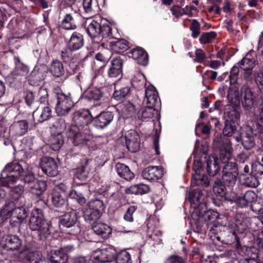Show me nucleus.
<instances>
[{
    "label": "nucleus",
    "instance_id": "19",
    "mask_svg": "<svg viewBox=\"0 0 263 263\" xmlns=\"http://www.w3.org/2000/svg\"><path fill=\"white\" fill-rule=\"evenodd\" d=\"M47 69L44 65L35 66L29 76V81L31 85H38L46 76Z\"/></svg>",
    "mask_w": 263,
    "mask_h": 263
},
{
    "label": "nucleus",
    "instance_id": "3",
    "mask_svg": "<svg viewBox=\"0 0 263 263\" xmlns=\"http://www.w3.org/2000/svg\"><path fill=\"white\" fill-rule=\"evenodd\" d=\"M32 231H36L39 240H45L51 235L50 225L45 220L43 210L39 208L32 210L29 222Z\"/></svg>",
    "mask_w": 263,
    "mask_h": 263
},
{
    "label": "nucleus",
    "instance_id": "16",
    "mask_svg": "<svg viewBox=\"0 0 263 263\" xmlns=\"http://www.w3.org/2000/svg\"><path fill=\"white\" fill-rule=\"evenodd\" d=\"M25 204H15V207L10 211V222L21 223L27 216V212L24 206Z\"/></svg>",
    "mask_w": 263,
    "mask_h": 263
},
{
    "label": "nucleus",
    "instance_id": "61",
    "mask_svg": "<svg viewBox=\"0 0 263 263\" xmlns=\"http://www.w3.org/2000/svg\"><path fill=\"white\" fill-rule=\"evenodd\" d=\"M241 133L242 139L245 138H253L255 136L253 129H252L251 127L248 123L242 128Z\"/></svg>",
    "mask_w": 263,
    "mask_h": 263
},
{
    "label": "nucleus",
    "instance_id": "24",
    "mask_svg": "<svg viewBox=\"0 0 263 263\" xmlns=\"http://www.w3.org/2000/svg\"><path fill=\"white\" fill-rule=\"evenodd\" d=\"M129 57L137 61V63L141 65L145 66L148 64V55L146 51L141 48H135L129 52Z\"/></svg>",
    "mask_w": 263,
    "mask_h": 263
},
{
    "label": "nucleus",
    "instance_id": "28",
    "mask_svg": "<svg viewBox=\"0 0 263 263\" xmlns=\"http://www.w3.org/2000/svg\"><path fill=\"white\" fill-rule=\"evenodd\" d=\"M22 166L18 162H10L8 163L1 173V176H6V173L14 174L20 177L24 171Z\"/></svg>",
    "mask_w": 263,
    "mask_h": 263
},
{
    "label": "nucleus",
    "instance_id": "17",
    "mask_svg": "<svg viewBox=\"0 0 263 263\" xmlns=\"http://www.w3.org/2000/svg\"><path fill=\"white\" fill-rule=\"evenodd\" d=\"M0 245L7 250H17L22 245V241L16 235H8L2 238Z\"/></svg>",
    "mask_w": 263,
    "mask_h": 263
},
{
    "label": "nucleus",
    "instance_id": "50",
    "mask_svg": "<svg viewBox=\"0 0 263 263\" xmlns=\"http://www.w3.org/2000/svg\"><path fill=\"white\" fill-rule=\"evenodd\" d=\"M69 197L75 199L80 205H83L86 203V199L83 194L79 190H73L69 193Z\"/></svg>",
    "mask_w": 263,
    "mask_h": 263
},
{
    "label": "nucleus",
    "instance_id": "44",
    "mask_svg": "<svg viewBox=\"0 0 263 263\" xmlns=\"http://www.w3.org/2000/svg\"><path fill=\"white\" fill-rule=\"evenodd\" d=\"M62 28L66 29H74L77 27L74 17L71 14H66L61 23Z\"/></svg>",
    "mask_w": 263,
    "mask_h": 263
},
{
    "label": "nucleus",
    "instance_id": "58",
    "mask_svg": "<svg viewBox=\"0 0 263 263\" xmlns=\"http://www.w3.org/2000/svg\"><path fill=\"white\" fill-rule=\"evenodd\" d=\"M38 259V254L36 252L28 251L25 253L24 261V263H37Z\"/></svg>",
    "mask_w": 263,
    "mask_h": 263
},
{
    "label": "nucleus",
    "instance_id": "18",
    "mask_svg": "<svg viewBox=\"0 0 263 263\" xmlns=\"http://www.w3.org/2000/svg\"><path fill=\"white\" fill-rule=\"evenodd\" d=\"M247 123L251 127L255 136L263 138V118H258L254 112L249 116Z\"/></svg>",
    "mask_w": 263,
    "mask_h": 263
},
{
    "label": "nucleus",
    "instance_id": "11",
    "mask_svg": "<svg viewBox=\"0 0 263 263\" xmlns=\"http://www.w3.org/2000/svg\"><path fill=\"white\" fill-rule=\"evenodd\" d=\"M66 189V186L63 184L56 186L53 189L51 201L54 206L60 208L65 204L67 197Z\"/></svg>",
    "mask_w": 263,
    "mask_h": 263
},
{
    "label": "nucleus",
    "instance_id": "14",
    "mask_svg": "<svg viewBox=\"0 0 263 263\" xmlns=\"http://www.w3.org/2000/svg\"><path fill=\"white\" fill-rule=\"evenodd\" d=\"M163 175V170L160 166H149L144 168L141 173L144 179L150 181H157Z\"/></svg>",
    "mask_w": 263,
    "mask_h": 263
},
{
    "label": "nucleus",
    "instance_id": "60",
    "mask_svg": "<svg viewBox=\"0 0 263 263\" xmlns=\"http://www.w3.org/2000/svg\"><path fill=\"white\" fill-rule=\"evenodd\" d=\"M137 209V207L135 205L129 206L124 215V219L128 222H133L134 221L133 214L135 212Z\"/></svg>",
    "mask_w": 263,
    "mask_h": 263
},
{
    "label": "nucleus",
    "instance_id": "6",
    "mask_svg": "<svg viewBox=\"0 0 263 263\" xmlns=\"http://www.w3.org/2000/svg\"><path fill=\"white\" fill-rule=\"evenodd\" d=\"M57 102L55 111L59 116H65L73 106V102L69 95L63 92L57 93Z\"/></svg>",
    "mask_w": 263,
    "mask_h": 263
},
{
    "label": "nucleus",
    "instance_id": "9",
    "mask_svg": "<svg viewBox=\"0 0 263 263\" xmlns=\"http://www.w3.org/2000/svg\"><path fill=\"white\" fill-rule=\"evenodd\" d=\"M91 161V160L86 158H83L81 160V165L75 170L73 180L76 183L82 184V182L86 180L90 171Z\"/></svg>",
    "mask_w": 263,
    "mask_h": 263
},
{
    "label": "nucleus",
    "instance_id": "64",
    "mask_svg": "<svg viewBox=\"0 0 263 263\" xmlns=\"http://www.w3.org/2000/svg\"><path fill=\"white\" fill-rule=\"evenodd\" d=\"M73 51L69 47L63 49L61 52V59L64 62H67L69 61L72 56V51Z\"/></svg>",
    "mask_w": 263,
    "mask_h": 263
},
{
    "label": "nucleus",
    "instance_id": "5",
    "mask_svg": "<svg viewBox=\"0 0 263 263\" xmlns=\"http://www.w3.org/2000/svg\"><path fill=\"white\" fill-rule=\"evenodd\" d=\"M77 215L78 213L76 211L71 210L60 217V226L66 228L67 232L71 235H77L80 231V228L77 224Z\"/></svg>",
    "mask_w": 263,
    "mask_h": 263
},
{
    "label": "nucleus",
    "instance_id": "63",
    "mask_svg": "<svg viewBox=\"0 0 263 263\" xmlns=\"http://www.w3.org/2000/svg\"><path fill=\"white\" fill-rule=\"evenodd\" d=\"M35 94L31 91H27L25 92V99L27 105L31 107L35 100Z\"/></svg>",
    "mask_w": 263,
    "mask_h": 263
},
{
    "label": "nucleus",
    "instance_id": "48",
    "mask_svg": "<svg viewBox=\"0 0 263 263\" xmlns=\"http://www.w3.org/2000/svg\"><path fill=\"white\" fill-rule=\"evenodd\" d=\"M227 97L232 103L239 102L240 94L238 88L236 86L230 88L228 91Z\"/></svg>",
    "mask_w": 263,
    "mask_h": 263
},
{
    "label": "nucleus",
    "instance_id": "15",
    "mask_svg": "<svg viewBox=\"0 0 263 263\" xmlns=\"http://www.w3.org/2000/svg\"><path fill=\"white\" fill-rule=\"evenodd\" d=\"M127 149L132 153L137 152L140 148V138L138 134L134 129L128 130L125 135Z\"/></svg>",
    "mask_w": 263,
    "mask_h": 263
},
{
    "label": "nucleus",
    "instance_id": "47",
    "mask_svg": "<svg viewBox=\"0 0 263 263\" xmlns=\"http://www.w3.org/2000/svg\"><path fill=\"white\" fill-rule=\"evenodd\" d=\"M234 123L226 120L223 129V134L227 137H231L237 133V127Z\"/></svg>",
    "mask_w": 263,
    "mask_h": 263
},
{
    "label": "nucleus",
    "instance_id": "54",
    "mask_svg": "<svg viewBox=\"0 0 263 263\" xmlns=\"http://www.w3.org/2000/svg\"><path fill=\"white\" fill-rule=\"evenodd\" d=\"M258 177L253 175H250L244 178L243 181V184L247 187H256L259 184V182L257 180Z\"/></svg>",
    "mask_w": 263,
    "mask_h": 263
},
{
    "label": "nucleus",
    "instance_id": "39",
    "mask_svg": "<svg viewBox=\"0 0 263 263\" xmlns=\"http://www.w3.org/2000/svg\"><path fill=\"white\" fill-rule=\"evenodd\" d=\"M88 207L102 215L105 209V204L103 198H95L91 199L87 204Z\"/></svg>",
    "mask_w": 263,
    "mask_h": 263
},
{
    "label": "nucleus",
    "instance_id": "56",
    "mask_svg": "<svg viewBox=\"0 0 263 263\" xmlns=\"http://www.w3.org/2000/svg\"><path fill=\"white\" fill-rule=\"evenodd\" d=\"M116 259L118 263H132L130 255L126 251L120 252Z\"/></svg>",
    "mask_w": 263,
    "mask_h": 263
},
{
    "label": "nucleus",
    "instance_id": "4",
    "mask_svg": "<svg viewBox=\"0 0 263 263\" xmlns=\"http://www.w3.org/2000/svg\"><path fill=\"white\" fill-rule=\"evenodd\" d=\"M86 32L91 38L101 36L102 37L111 36V28L109 23L105 19L98 18H88L84 23Z\"/></svg>",
    "mask_w": 263,
    "mask_h": 263
},
{
    "label": "nucleus",
    "instance_id": "31",
    "mask_svg": "<svg viewBox=\"0 0 263 263\" xmlns=\"http://www.w3.org/2000/svg\"><path fill=\"white\" fill-rule=\"evenodd\" d=\"M101 216L102 215L87 205L86 206L83 212V217L85 221L92 225L95 224Z\"/></svg>",
    "mask_w": 263,
    "mask_h": 263
},
{
    "label": "nucleus",
    "instance_id": "40",
    "mask_svg": "<svg viewBox=\"0 0 263 263\" xmlns=\"http://www.w3.org/2000/svg\"><path fill=\"white\" fill-rule=\"evenodd\" d=\"M225 185L220 179L215 181L213 186L214 193L218 197L227 199L226 197L227 189Z\"/></svg>",
    "mask_w": 263,
    "mask_h": 263
},
{
    "label": "nucleus",
    "instance_id": "62",
    "mask_svg": "<svg viewBox=\"0 0 263 263\" xmlns=\"http://www.w3.org/2000/svg\"><path fill=\"white\" fill-rule=\"evenodd\" d=\"M239 68L236 66H234L231 68L229 76L230 82L231 84L236 83L239 73Z\"/></svg>",
    "mask_w": 263,
    "mask_h": 263
},
{
    "label": "nucleus",
    "instance_id": "25",
    "mask_svg": "<svg viewBox=\"0 0 263 263\" xmlns=\"http://www.w3.org/2000/svg\"><path fill=\"white\" fill-rule=\"evenodd\" d=\"M29 129L28 122L26 120H20L14 122L10 127V131L16 136L24 135Z\"/></svg>",
    "mask_w": 263,
    "mask_h": 263
},
{
    "label": "nucleus",
    "instance_id": "55",
    "mask_svg": "<svg viewBox=\"0 0 263 263\" xmlns=\"http://www.w3.org/2000/svg\"><path fill=\"white\" fill-rule=\"evenodd\" d=\"M129 88L128 87H124L119 90H116L113 94V97L116 100H122L129 93Z\"/></svg>",
    "mask_w": 263,
    "mask_h": 263
},
{
    "label": "nucleus",
    "instance_id": "49",
    "mask_svg": "<svg viewBox=\"0 0 263 263\" xmlns=\"http://www.w3.org/2000/svg\"><path fill=\"white\" fill-rule=\"evenodd\" d=\"M237 174L222 173L223 183L228 186H233L236 182Z\"/></svg>",
    "mask_w": 263,
    "mask_h": 263
},
{
    "label": "nucleus",
    "instance_id": "41",
    "mask_svg": "<svg viewBox=\"0 0 263 263\" xmlns=\"http://www.w3.org/2000/svg\"><path fill=\"white\" fill-rule=\"evenodd\" d=\"M20 179L23 181L27 188L35 181L36 178L35 177L34 174L30 170H24L23 172L20 176Z\"/></svg>",
    "mask_w": 263,
    "mask_h": 263
},
{
    "label": "nucleus",
    "instance_id": "33",
    "mask_svg": "<svg viewBox=\"0 0 263 263\" xmlns=\"http://www.w3.org/2000/svg\"><path fill=\"white\" fill-rule=\"evenodd\" d=\"M194 169L195 174L193 175L192 184H195L198 186H208L209 184V181L208 179V177L200 174L202 171L201 168L198 166L197 168L195 167Z\"/></svg>",
    "mask_w": 263,
    "mask_h": 263
},
{
    "label": "nucleus",
    "instance_id": "22",
    "mask_svg": "<svg viewBox=\"0 0 263 263\" xmlns=\"http://www.w3.org/2000/svg\"><path fill=\"white\" fill-rule=\"evenodd\" d=\"M49 72L54 78L63 77L62 82H64L69 77V74L65 75V71L63 64L59 60H53L51 63Z\"/></svg>",
    "mask_w": 263,
    "mask_h": 263
},
{
    "label": "nucleus",
    "instance_id": "8",
    "mask_svg": "<svg viewBox=\"0 0 263 263\" xmlns=\"http://www.w3.org/2000/svg\"><path fill=\"white\" fill-rule=\"evenodd\" d=\"M257 95L250 87L243 85L240 89L241 103L245 110H249L253 107Z\"/></svg>",
    "mask_w": 263,
    "mask_h": 263
},
{
    "label": "nucleus",
    "instance_id": "13",
    "mask_svg": "<svg viewBox=\"0 0 263 263\" xmlns=\"http://www.w3.org/2000/svg\"><path fill=\"white\" fill-rule=\"evenodd\" d=\"M114 114L110 111H102L93 118V126L97 129H103L112 121Z\"/></svg>",
    "mask_w": 263,
    "mask_h": 263
},
{
    "label": "nucleus",
    "instance_id": "23",
    "mask_svg": "<svg viewBox=\"0 0 263 263\" xmlns=\"http://www.w3.org/2000/svg\"><path fill=\"white\" fill-rule=\"evenodd\" d=\"M94 258L101 263H109L116 258L115 251L112 249H105L97 252Z\"/></svg>",
    "mask_w": 263,
    "mask_h": 263
},
{
    "label": "nucleus",
    "instance_id": "37",
    "mask_svg": "<svg viewBox=\"0 0 263 263\" xmlns=\"http://www.w3.org/2000/svg\"><path fill=\"white\" fill-rule=\"evenodd\" d=\"M47 188V183L45 181L39 180L37 179L28 188L29 191L32 194L40 196Z\"/></svg>",
    "mask_w": 263,
    "mask_h": 263
},
{
    "label": "nucleus",
    "instance_id": "45",
    "mask_svg": "<svg viewBox=\"0 0 263 263\" xmlns=\"http://www.w3.org/2000/svg\"><path fill=\"white\" fill-rule=\"evenodd\" d=\"M50 146L53 151L59 150L63 144L62 135L59 133L56 135H52L50 139Z\"/></svg>",
    "mask_w": 263,
    "mask_h": 263
},
{
    "label": "nucleus",
    "instance_id": "57",
    "mask_svg": "<svg viewBox=\"0 0 263 263\" xmlns=\"http://www.w3.org/2000/svg\"><path fill=\"white\" fill-rule=\"evenodd\" d=\"M251 174L258 177L263 174V165L259 161H255L251 165Z\"/></svg>",
    "mask_w": 263,
    "mask_h": 263
},
{
    "label": "nucleus",
    "instance_id": "20",
    "mask_svg": "<svg viewBox=\"0 0 263 263\" xmlns=\"http://www.w3.org/2000/svg\"><path fill=\"white\" fill-rule=\"evenodd\" d=\"M123 61L120 57H116L111 61V65L107 71L110 78H120L122 76Z\"/></svg>",
    "mask_w": 263,
    "mask_h": 263
},
{
    "label": "nucleus",
    "instance_id": "51",
    "mask_svg": "<svg viewBox=\"0 0 263 263\" xmlns=\"http://www.w3.org/2000/svg\"><path fill=\"white\" fill-rule=\"evenodd\" d=\"M202 196V193L199 189H196L189 193V199L191 203L197 205Z\"/></svg>",
    "mask_w": 263,
    "mask_h": 263
},
{
    "label": "nucleus",
    "instance_id": "46",
    "mask_svg": "<svg viewBox=\"0 0 263 263\" xmlns=\"http://www.w3.org/2000/svg\"><path fill=\"white\" fill-rule=\"evenodd\" d=\"M248 57L249 54H247L238 63L239 66L243 70H252L255 65V60Z\"/></svg>",
    "mask_w": 263,
    "mask_h": 263
},
{
    "label": "nucleus",
    "instance_id": "32",
    "mask_svg": "<svg viewBox=\"0 0 263 263\" xmlns=\"http://www.w3.org/2000/svg\"><path fill=\"white\" fill-rule=\"evenodd\" d=\"M10 195L11 197L15 201V204L20 203L22 204H25L26 200L23 196L24 189L21 185H18L11 187Z\"/></svg>",
    "mask_w": 263,
    "mask_h": 263
},
{
    "label": "nucleus",
    "instance_id": "7",
    "mask_svg": "<svg viewBox=\"0 0 263 263\" xmlns=\"http://www.w3.org/2000/svg\"><path fill=\"white\" fill-rule=\"evenodd\" d=\"M82 129L77 126H71L69 129L68 140L74 146H81L89 140V135L87 133L82 132Z\"/></svg>",
    "mask_w": 263,
    "mask_h": 263
},
{
    "label": "nucleus",
    "instance_id": "38",
    "mask_svg": "<svg viewBox=\"0 0 263 263\" xmlns=\"http://www.w3.org/2000/svg\"><path fill=\"white\" fill-rule=\"evenodd\" d=\"M224 114L227 120L231 121L233 123L239 121L240 114L231 105H227L224 109Z\"/></svg>",
    "mask_w": 263,
    "mask_h": 263
},
{
    "label": "nucleus",
    "instance_id": "35",
    "mask_svg": "<svg viewBox=\"0 0 263 263\" xmlns=\"http://www.w3.org/2000/svg\"><path fill=\"white\" fill-rule=\"evenodd\" d=\"M129 43L124 39L110 41L109 42V48L112 51L121 53L127 50L129 48Z\"/></svg>",
    "mask_w": 263,
    "mask_h": 263
},
{
    "label": "nucleus",
    "instance_id": "36",
    "mask_svg": "<svg viewBox=\"0 0 263 263\" xmlns=\"http://www.w3.org/2000/svg\"><path fill=\"white\" fill-rule=\"evenodd\" d=\"M243 197L249 204L251 203V209L253 211L258 213L263 212V208H258L257 207L259 204L255 202L257 198V195L254 192L248 191L245 193Z\"/></svg>",
    "mask_w": 263,
    "mask_h": 263
},
{
    "label": "nucleus",
    "instance_id": "26",
    "mask_svg": "<svg viewBox=\"0 0 263 263\" xmlns=\"http://www.w3.org/2000/svg\"><path fill=\"white\" fill-rule=\"evenodd\" d=\"M91 230L95 234L103 239H107L111 234L112 229L103 223H96L92 225Z\"/></svg>",
    "mask_w": 263,
    "mask_h": 263
},
{
    "label": "nucleus",
    "instance_id": "12",
    "mask_svg": "<svg viewBox=\"0 0 263 263\" xmlns=\"http://www.w3.org/2000/svg\"><path fill=\"white\" fill-rule=\"evenodd\" d=\"M40 166L43 172L48 176L54 177L58 174L57 163L51 157H43L41 160Z\"/></svg>",
    "mask_w": 263,
    "mask_h": 263
},
{
    "label": "nucleus",
    "instance_id": "10",
    "mask_svg": "<svg viewBox=\"0 0 263 263\" xmlns=\"http://www.w3.org/2000/svg\"><path fill=\"white\" fill-rule=\"evenodd\" d=\"M73 120L75 125L80 128L82 127L85 130L88 128V125L91 123L93 124V118L90 111L87 109L79 110L74 112Z\"/></svg>",
    "mask_w": 263,
    "mask_h": 263
},
{
    "label": "nucleus",
    "instance_id": "29",
    "mask_svg": "<svg viewBox=\"0 0 263 263\" xmlns=\"http://www.w3.org/2000/svg\"><path fill=\"white\" fill-rule=\"evenodd\" d=\"M219 159L216 156L209 157L206 161V170L209 175L215 176L220 170Z\"/></svg>",
    "mask_w": 263,
    "mask_h": 263
},
{
    "label": "nucleus",
    "instance_id": "43",
    "mask_svg": "<svg viewBox=\"0 0 263 263\" xmlns=\"http://www.w3.org/2000/svg\"><path fill=\"white\" fill-rule=\"evenodd\" d=\"M103 96V92L100 88H93L85 92V97L88 100L100 101Z\"/></svg>",
    "mask_w": 263,
    "mask_h": 263
},
{
    "label": "nucleus",
    "instance_id": "53",
    "mask_svg": "<svg viewBox=\"0 0 263 263\" xmlns=\"http://www.w3.org/2000/svg\"><path fill=\"white\" fill-rule=\"evenodd\" d=\"M216 33L214 31L204 32L201 35L199 40L201 44L210 43L216 36Z\"/></svg>",
    "mask_w": 263,
    "mask_h": 263
},
{
    "label": "nucleus",
    "instance_id": "21",
    "mask_svg": "<svg viewBox=\"0 0 263 263\" xmlns=\"http://www.w3.org/2000/svg\"><path fill=\"white\" fill-rule=\"evenodd\" d=\"M195 213L198 215V219L203 220L207 222L205 226H202L203 228L199 230L201 232L205 231L208 225L215 222L219 216L216 211L210 210L201 213L198 211V209H196Z\"/></svg>",
    "mask_w": 263,
    "mask_h": 263
},
{
    "label": "nucleus",
    "instance_id": "34",
    "mask_svg": "<svg viewBox=\"0 0 263 263\" xmlns=\"http://www.w3.org/2000/svg\"><path fill=\"white\" fill-rule=\"evenodd\" d=\"M48 258L53 263H66L68 255L60 248L57 250H52Z\"/></svg>",
    "mask_w": 263,
    "mask_h": 263
},
{
    "label": "nucleus",
    "instance_id": "30",
    "mask_svg": "<svg viewBox=\"0 0 263 263\" xmlns=\"http://www.w3.org/2000/svg\"><path fill=\"white\" fill-rule=\"evenodd\" d=\"M84 45V38L83 35L78 32H74L68 42V47L73 51L79 50Z\"/></svg>",
    "mask_w": 263,
    "mask_h": 263
},
{
    "label": "nucleus",
    "instance_id": "2",
    "mask_svg": "<svg viewBox=\"0 0 263 263\" xmlns=\"http://www.w3.org/2000/svg\"><path fill=\"white\" fill-rule=\"evenodd\" d=\"M144 102L147 106L142 107L138 111L137 114L138 119L143 121H148L157 117L158 111L155 107L159 106L160 101L158 98V92L154 86L149 85L146 87Z\"/></svg>",
    "mask_w": 263,
    "mask_h": 263
},
{
    "label": "nucleus",
    "instance_id": "52",
    "mask_svg": "<svg viewBox=\"0 0 263 263\" xmlns=\"http://www.w3.org/2000/svg\"><path fill=\"white\" fill-rule=\"evenodd\" d=\"M52 117V110L48 107H44L42 108L41 114L38 118V122L42 123L49 120Z\"/></svg>",
    "mask_w": 263,
    "mask_h": 263
},
{
    "label": "nucleus",
    "instance_id": "59",
    "mask_svg": "<svg viewBox=\"0 0 263 263\" xmlns=\"http://www.w3.org/2000/svg\"><path fill=\"white\" fill-rule=\"evenodd\" d=\"M190 29L192 31L191 36L193 38H197L199 36L200 34V25L196 20H193Z\"/></svg>",
    "mask_w": 263,
    "mask_h": 263
},
{
    "label": "nucleus",
    "instance_id": "42",
    "mask_svg": "<svg viewBox=\"0 0 263 263\" xmlns=\"http://www.w3.org/2000/svg\"><path fill=\"white\" fill-rule=\"evenodd\" d=\"M2 180L1 182L2 186L8 187H12L14 183H15L19 179L20 177H17L14 174H9L6 173V176H1Z\"/></svg>",
    "mask_w": 263,
    "mask_h": 263
},
{
    "label": "nucleus",
    "instance_id": "27",
    "mask_svg": "<svg viewBox=\"0 0 263 263\" xmlns=\"http://www.w3.org/2000/svg\"><path fill=\"white\" fill-rule=\"evenodd\" d=\"M115 170L121 178L126 180H131L134 178V174L127 165L123 163H117L115 165Z\"/></svg>",
    "mask_w": 263,
    "mask_h": 263
},
{
    "label": "nucleus",
    "instance_id": "1",
    "mask_svg": "<svg viewBox=\"0 0 263 263\" xmlns=\"http://www.w3.org/2000/svg\"><path fill=\"white\" fill-rule=\"evenodd\" d=\"M213 146L219 151V160L224 164L222 173L238 175V169L236 163L230 161L231 158V143L229 138L222 136H217L213 142Z\"/></svg>",
    "mask_w": 263,
    "mask_h": 263
}]
</instances>
